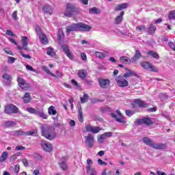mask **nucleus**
Wrapping results in <instances>:
<instances>
[{"instance_id": "obj_1", "label": "nucleus", "mask_w": 175, "mask_h": 175, "mask_svg": "<svg viewBox=\"0 0 175 175\" xmlns=\"http://www.w3.org/2000/svg\"><path fill=\"white\" fill-rule=\"evenodd\" d=\"M92 27L83 23H75L66 27V35H70V32L79 31L81 32H90Z\"/></svg>"}, {"instance_id": "obj_2", "label": "nucleus", "mask_w": 175, "mask_h": 175, "mask_svg": "<svg viewBox=\"0 0 175 175\" xmlns=\"http://www.w3.org/2000/svg\"><path fill=\"white\" fill-rule=\"evenodd\" d=\"M42 136L48 139V140H53L55 137H57V133H55V127L54 126L49 124H42L40 127Z\"/></svg>"}, {"instance_id": "obj_3", "label": "nucleus", "mask_w": 175, "mask_h": 175, "mask_svg": "<svg viewBox=\"0 0 175 175\" xmlns=\"http://www.w3.org/2000/svg\"><path fill=\"white\" fill-rule=\"evenodd\" d=\"M38 130L33 129L29 131H23L21 130L14 131L11 133L12 136H36Z\"/></svg>"}, {"instance_id": "obj_4", "label": "nucleus", "mask_w": 175, "mask_h": 175, "mask_svg": "<svg viewBox=\"0 0 175 175\" xmlns=\"http://www.w3.org/2000/svg\"><path fill=\"white\" fill-rule=\"evenodd\" d=\"M115 81H116L118 87H120V88H124L128 87V85H129V82L122 75H119V76L116 77Z\"/></svg>"}, {"instance_id": "obj_5", "label": "nucleus", "mask_w": 175, "mask_h": 175, "mask_svg": "<svg viewBox=\"0 0 175 175\" xmlns=\"http://www.w3.org/2000/svg\"><path fill=\"white\" fill-rule=\"evenodd\" d=\"M111 116L112 118H115L116 121L119 122V124H126V118L122 116L120 109H117L116 113H111Z\"/></svg>"}, {"instance_id": "obj_6", "label": "nucleus", "mask_w": 175, "mask_h": 175, "mask_svg": "<svg viewBox=\"0 0 175 175\" xmlns=\"http://www.w3.org/2000/svg\"><path fill=\"white\" fill-rule=\"evenodd\" d=\"M77 12V8L75 4L68 3L66 6V10L64 12V16L66 17H72L73 16V13H76Z\"/></svg>"}, {"instance_id": "obj_7", "label": "nucleus", "mask_w": 175, "mask_h": 175, "mask_svg": "<svg viewBox=\"0 0 175 175\" xmlns=\"http://www.w3.org/2000/svg\"><path fill=\"white\" fill-rule=\"evenodd\" d=\"M140 65L142 68H144V69H146V70H150V72H159V69L158 68L154 66L148 62H141Z\"/></svg>"}, {"instance_id": "obj_8", "label": "nucleus", "mask_w": 175, "mask_h": 175, "mask_svg": "<svg viewBox=\"0 0 175 175\" xmlns=\"http://www.w3.org/2000/svg\"><path fill=\"white\" fill-rule=\"evenodd\" d=\"M4 113L5 114H16L18 113V108L14 105L10 104L5 106Z\"/></svg>"}, {"instance_id": "obj_9", "label": "nucleus", "mask_w": 175, "mask_h": 175, "mask_svg": "<svg viewBox=\"0 0 175 175\" xmlns=\"http://www.w3.org/2000/svg\"><path fill=\"white\" fill-rule=\"evenodd\" d=\"M41 147L43 148V150L46 152H51V151H53V145L44 140L41 142Z\"/></svg>"}, {"instance_id": "obj_10", "label": "nucleus", "mask_w": 175, "mask_h": 175, "mask_svg": "<svg viewBox=\"0 0 175 175\" xmlns=\"http://www.w3.org/2000/svg\"><path fill=\"white\" fill-rule=\"evenodd\" d=\"M68 157H64L62 158L59 162L58 165H59L60 169L63 170L64 171L68 170Z\"/></svg>"}, {"instance_id": "obj_11", "label": "nucleus", "mask_w": 175, "mask_h": 175, "mask_svg": "<svg viewBox=\"0 0 175 175\" xmlns=\"http://www.w3.org/2000/svg\"><path fill=\"white\" fill-rule=\"evenodd\" d=\"M85 143L89 148H92V147H94V143H95L94 135L92 134L88 135V136L85 137Z\"/></svg>"}, {"instance_id": "obj_12", "label": "nucleus", "mask_w": 175, "mask_h": 175, "mask_svg": "<svg viewBox=\"0 0 175 175\" xmlns=\"http://www.w3.org/2000/svg\"><path fill=\"white\" fill-rule=\"evenodd\" d=\"M133 107H147L148 104L144 103L141 99H135L133 103Z\"/></svg>"}, {"instance_id": "obj_13", "label": "nucleus", "mask_w": 175, "mask_h": 175, "mask_svg": "<svg viewBox=\"0 0 175 175\" xmlns=\"http://www.w3.org/2000/svg\"><path fill=\"white\" fill-rule=\"evenodd\" d=\"M17 81H18L19 87H21V88H22V90H24L25 88H28L29 87H30L29 83H27V81H25V80H24V79H23L20 77H18Z\"/></svg>"}, {"instance_id": "obj_14", "label": "nucleus", "mask_w": 175, "mask_h": 175, "mask_svg": "<svg viewBox=\"0 0 175 175\" xmlns=\"http://www.w3.org/2000/svg\"><path fill=\"white\" fill-rule=\"evenodd\" d=\"M99 85L102 88H109L110 87V80L106 79H98Z\"/></svg>"}, {"instance_id": "obj_15", "label": "nucleus", "mask_w": 175, "mask_h": 175, "mask_svg": "<svg viewBox=\"0 0 175 175\" xmlns=\"http://www.w3.org/2000/svg\"><path fill=\"white\" fill-rule=\"evenodd\" d=\"M136 124H145L146 125H151L152 124V121L151 119L148 118H144L142 119H137L135 121Z\"/></svg>"}, {"instance_id": "obj_16", "label": "nucleus", "mask_w": 175, "mask_h": 175, "mask_svg": "<svg viewBox=\"0 0 175 175\" xmlns=\"http://www.w3.org/2000/svg\"><path fill=\"white\" fill-rule=\"evenodd\" d=\"M42 12L44 14L51 16L53 14V8L50 5L46 4L42 7Z\"/></svg>"}, {"instance_id": "obj_17", "label": "nucleus", "mask_w": 175, "mask_h": 175, "mask_svg": "<svg viewBox=\"0 0 175 175\" xmlns=\"http://www.w3.org/2000/svg\"><path fill=\"white\" fill-rule=\"evenodd\" d=\"M152 148H154L155 150H165V148H166L167 146L166 144H158V143H154L152 144Z\"/></svg>"}, {"instance_id": "obj_18", "label": "nucleus", "mask_w": 175, "mask_h": 175, "mask_svg": "<svg viewBox=\"0 0 175 175\" xmlns=\"http://www.w3.org/2000/svg\"><path fill=\"white\" fill-rule=\"evenodd\" d=\"M36 115L38 116V117H40L41 118H43V120H47V115L44 113L43 109H37Z\"/></svg>"}, {"instance_id": "obj_19", "label": "nucleus", "mask_w": 175, "mask_h": 175, "mask_svg": "<svg viewBox=\"0 0 175 175\" xmlns=\"http://www.w3.org/2000/svg\"><path fill=\"white\" fill-rule=\"evenodd\" d=\"M21 43L23 47V50H28L27 46H28V37L27 36H22L21 37Z\"/></svg>"}, {"instance_id": "obj_20", "label": "nucleus", "mask_w": 175, "mask_h": 175, "mask_svg": "<svg viewBox=\"0 0 175 175\" xmlns=\"http://www.w3.org/2000/svg\"><path fill=\"white\" fill-rule=\"evenodd\" d=\"M62 49L64 50L65 54L70 58V59H72L73 55H72V53H70V51H69V48H68V46L63 45L62 46Z\"/></svg>"}, {"instance_id": "obj_21", "label": "nucleus", "mask_w": 175, "mask_h": 175, "mask_svg": "<svg viewBox=\"0 0 175 175\" xmlns=\"http://www.w3.org/2000/svg\"><path fill=\"white\" fill-rule=\"evenodd\" d=\"M78 77H79V79H82V80H84V79H85V77H87V75H88V73L87 72V70L82 69V70H79L78 71Z\"/></svg>"}, {"instance_id": "obj_22", "label": "nucleus", "mask_w": 175, "mask_h": 175, "mask_svg": "<svg viewBox=\"0 0 175 175\" xmlns=\"http://www.w3.org/2000/svg\"><path fill=\"white\" fill-rule=\"evenodd\" d=\"M140 57H142V53L139 50H137L134 57L131 58V62L135 64Z\"/></svg>"}, {"instance_id": "obj_23", "label": "nucleus", "mask_w": 175, "mask_h": 175, "mask_svg": "<svg viewBox=\"0 0 175 175\" xmlns=\"http://www.w3.org/2000/svg\"><path fill=\"white\" fill-rule=\"evenodd\" d=\"M38 36L42 44H47V43H49V40L47 39V37H46V35H44V33H39Z\"/></svg>"}, {"instance_id": "obj_24", "label": "nucleus", "mask_w": 175, "mask_h": 175, "mask_svg": "<svg viewBox=\"0 0 175 175\" xmlns=\"http://www.w3.org/2000/svg\"><path fill=\"white\" fill-rule=\"evenodd\" d=\"M120 61L122 64H125L126 65H128V64H131V62H132V59L126 56H122L120 57Z\"/></svg>"}, {"instance_id": "obj_25", "label": "nucleus", "mask_w": 175, "mask_h": 175, "mask_svg": "<svg viewBox=\"0 0 175 175\" xmlns=\"http://www.w3.org/2000/svg\"><path fill=\"white\" fill-rule=\"evenodd\" d=\"M128 6V3L119 4L115 7V10L116 12H120V10H124V9H127Z\"/></svg>"}, {"instance_id": "obj_26", "label": "nucleus", "mask_w": 175, "mask_h": 175, "mask_svg": "<svg viewBox=\"0 0 175 175\" xmlns=\"http://www.w3.org/2000/svg\"><path fill=\"white\" fill-rule=\"evenodd\" d=\"M78 111H79V121L80 122H84V118L83 117V109H81V105L78 106Z\"/></svg>"}, {"instance_id": "obj_27", "label": "nucleus", "mask_w": 175, "mask_h": 175, "mask_svg": "<svg viewBox=\"0 0 175 175\" xmlns=\"http://www.w3.org/2000/svg\"><path fill=\"white\" fill-rule=\"evenodd\" d=\"M155 31H157V27L154 26V25H150V27L146 29V32H148L149 35H154Z\"/></svg>"}, {"instance_id": "obj_28", "label": "nucleus", "mask_w": 175, "mask_h": 175, "mask_svg": "<svg viewBox=\"0 0 175 175\" xmlns=\"http://www.w3.org/2000/svg\"><path fill=\"white\" fill-rule=\"evenodd\" d=\"M48 113L49 116H55L57 114V109H55V107L51 106L48 109Z\"/></svg>"}, {"instance_id": "obj_29", "label": "nucleus", "mask_w": 175, "mask_h": 175, "mask_svg": "<svg viewBox=\"0 0 175 175\" xmlns=\"http://www.w3.org/2000/svg\"><path fill=\"white\" fill-rule=\"evenodd\" d=\"M8 157H9V153H8V152H3L1 156L0 157L1 163L5 162V160L8 159Z\"/></svg>"}, {"instance_id": "obj_30", "label": "nucleus", "mask_w": 175, "mask_h": 175, "mask_svg": "<svg viewBox=\"0 0 175 175\" xmlns=\"http://www.w3.org/2000/svg\"><path fill=\"white\" fill-rule=\"evenodd\" d=\"M124 79H128V77H131V76H136V73L133 72V71L129 70L127 72H125L123 75H122Z\"/></svg>"}, {"instance_id": "obj_31", "label": "nucleus", "mask_w": 175, "mask_h": 175, "mask_svg": "<svg viewBox=\"0 0 175 175\" xmlns=\"http://www.w3.org/2000/svg\"><path fill=\"white\" fill-rule=\"evenodd\" d=\"M124 12H120V14L118 16L115 20L116 24H121V22L122 21V17H124Z\"/></svg>"}, {"instance_id": "obj_32", "label": "nucleus", "mask_w": 175, "mask_h": 175, "mask_svg": "<svg viewBox=\"0 0 175 175\" xmlns=\"http://www.w3.org/2000/svg\"><path fill=\"white\" fill-rule=\"evenodd\" d=\"M144 143L145 144H146L147 146H150V147H152V141L151 139H150V138L147 137H144L143 139H142Z\"/></svg>"}, {"instance_id": "obj_33", "label": "nucleus", "mask_w": 175, "mask_h": 175, "mask_svg": "<svg viewBox=\"0 0 175 175\" xmlns=\"http://www.w3.org/2000/svg\"><path fill=\"white\" fill-rule=\"evenodd\" d=\"M148 55H150L153 58H155L156 59H159V55L154 51H148Z\"/></svg>"}, {"instance_id": "obj_34", "label": "nucleus", "mask_w": 175, "mask_h": 175, "mask_svg": "<svg viewBox=\"0 0 175 175\" xmlns=\"http://www.w3.org/2000/svg\"><path fill=\"white\" fill-rule=\"evenodd\" d=\"M107 55V53L106 52H96V57L97 58L103 59L105 58Z\"/></svg>"}, {"instance_id": "obj_35", "label": "nucleus", "mask_w": 175, "mask_h": 175, "mask_svg": "<svg viewBox=\"0 0 175 175\" xmlns=\"http://www.w3.org/2000/svg\"><path fill=\"white\" fill-rule=\"evenodd\" d=\"M135 31H137V32H139V33H142V32H143V31H145V32H146V26H144L143 25L137 26L135 28Z\"/></svg>"}, {"instance_id": "obj_36", "label": "nucleus", "mask_w": 175, "mask_h": 175, "mask_svg": "<svg viewBox=\"0 0 175 175\" xmlns=\"http://www.w3.org/2000/svg\"><path fill=\"white\" fill-rule=\"evenodd\" d=\"M23 100L25 103H29L31 102V94L29 93H25Z\"/></svg>"}, {"instance_id": "obj_37", "label": "nucleus", "mask_w": 175, "mask_h": 175, "mask_svg": "<svg viewBox=\"0 0 175 175\" xmlns=\"http://www.w3.org/2000/svg\"><path fill=\"white\" fill-rule=\"evenodd\" d=\"M46 54L51 55V57H54L55 52H54V49L52 47H49L46 49Z\"/></svg>"}, {"instance_id": "obj_38", "label": "nucleus", "mask_w": 175, "mask_h": 175, "mask_svg": "<svg viewBox=\"0 0 175 175\" xmlns=\"http://www.w3.org/2000/svg\"><path fill=\"white\" fill-rule=\"evenodd\" d=\"M89 13L90 14H98L99 13H100V11L96 8H92L89 10Z\"/></svg>"}, {"instance_id": "obj_39", "label": "nucleus", "mask_w": 175, "mask_h": 175, "mask_svg": "<svg viewBox=\"0 0 175 175\" xmlns=\"http://www.w3.org/2000/svg\"><path fill=\"white\" fill-rule=\"evenodd\" d=\"M62 39H64V31H62V29H59L57 33V40H62Z\"/></svg>"}, {"instance_id": "obj_40", "label": "nucleus", "mask_w": 175, "mask_h": 175, "mask_svg": "<svg viewBox=\"0 0 175 175\" xmlns=\"http://www.w3.org/2000/svg\"><path fill=\"white\" fill-rule=\"evenodd\" d=\"M3 79L8 81L7 85H9L10 84V81H12V77H10L9 74H4L3 75Z\"/></svg>"}, {"instance_id": "obj_41", "label": "nucleus", "mask_w": 175, "mask_h": 175, "mask_svg": "<svg viewBox=\"0 0 175 175\" xmlns=\"http://www.w3.org/2000/svg\"><path fill=\"white\" fill-rule=\"evenodd\" d=\"M42 70H44V72H46V73H47V75H49L50 76H55V74H53V72H50V70L49 69V68H47V66H43L42 67Z\"/></svg>"}, {"instance_id": "obj_42", "label": "nucleus", "mask_w": 175, "mask_h": 175, "mask_svg": "<svg viewBox=\"0 0 175 175\" xmlns=\"http://www.w3.org/2000/svg\"><path fill=\"white\" fill-rule=\"evenodd\" d=\"M88 94H84L83 97H81V103H87L88 102Z\"/></svg>"}, {"instance_id": "obj_43", "label": "nucleus", "mask_w": 175, "mask_h": 175, "mask_svg": "<svg viewBox=\"0 0 175 175\" xmlns=\"http://www.w3.org/2000/svg\"><path fill=\"white\" fill-rule=\"evenodd\" d=\"M105 139H106V137H105V134H101L98 136V143H100V144H102V143H103V142H105Z\"/></svg>"}, {"instance_id": "obj_44", "label": "nucleus", "mask_w": 175, "mask_h": 175, "mask_svg": "<svg viewBox=\"0 0 175 175\" xmlns=\"http://www.w3.org/2000/svg\"><path fill=\"white\" fill-rule=\"evenodd\" d=\"M87 163H88V165L86 167V169H87V173H90L91 172V165L90 163H92V160L91 159H88L87 160Z\"/></svg>"}, {"instance_id": "obj_45", "label": "nucleus", "mask_w": 175, "mask_h": 175, "mask_svg": "<svg viewBox=\"0 0 175 175\" xmlns=\"http://www.w3.org/2000/svg\"><path fill=\"white\" fill-rule=\"evenodd\" d=\"M36 109L33 107L26 108V111H28V113H30V114H36Z\"/></svg>"}, {"instance_id": "obj_46", "label": "nucleus", "mask_w": 175, "mask_h": 175, "mask_svg": "<svg viewBox=\"0 0 175 175\" xmlns=\"http://www.w3.org/2000/svg\"><path fill=\"white\" fill-rule=\"evenodd\" d=\"M169 20H175V10L170 11L168 16Z\"/></svg>"}, {"instance_id": "obj_47", "label": "nucleus", "mask_w": 175, "mask_h": 175, "mask_svg": "<svg viewBox=\"0 0 175 175\" xmlns=\"http://www.w3.org/2000/svg\"><path fill=\"white\" fill-rule=\"evenodd\" d=\"M101 129L100 127H98V126H93V129L92 130V133H99V132H100Z\"/></svg>"}, {"instance_id": "obj_48", "label": "nucleus", "mask_w": 175, "mask_h": 175, "mask_svg": "<svg viewBox=\"0 0 175 175\" xmlns=\"http://www.w3.org/2000/svg\"><path fill=\"white\" fill-rule=\"evenodd\" d=\"M19 172H20V165L16 164L14 165V173H15L16 174H18Z\"/></svg>"}, {"instance_id": "obj_49", "label": "nucleus", "mask_w": 175, "mask_h": 175, "mask_svg": "<svg viewBox=\"0 0 175 175\" xmlns=\"http://www.w3.org/2000/svg\"><path fill=\"white\" fill-rule=\"evenodd\" d=\"M16 125V122L7 121L5 122V126H14Z\"/></svg>"}, {"instance_id": "obj_50", "label": "nucleus", "mask_w": 175, "mask_h": 175, "mask_svg": "<svg viewBox=\"0 0 175 175\" xmlns=\"http://www.w3.org/2000/svg\"><path fill=\"white\" fill-rule=\"evenodd\" d=\"M8 64H14L16 62V57L8 56Z\"/></svg>"}, {"instance_id": "obj_51", "label": "nucleus", "mask_w": 175, "mask_h": 175, "mask_svg": "<svg viewBox=\"0 0 175 175\" xmlns=\"http://www.w3.org/2000/svg\"><path fill=\"white\" fill-rule=\"evenodd\" d=\"M94 128L93 126H92L91 124H87L85 126V129L87 131V132H92V129Z\"/></svg>"}, {"instance_id": "obj_52", "label": "nucleus", "mask_w": 175, "mask_h": 175, "mask_svg": "<svg viewBox=\"0 0 175 175\" xmlns=\"http://www.w3.org/2000/svg\"><path fill=\"white\" fill-rule=\"evenodd\" d=\"M94 128L93 126H92L91 124H87L85 126V129L87 131V132H92V129Z\"/></svg>"}, {"instance_id": "obj_53", "label": "nucleus", "mask_w": 175, "mask_h": 175, "mask_svg": "<svg viewBox=\"0 0 175 175\" xmlns=\"http://www.w3.org/2000/svg\"><path fill=\"white\" fill-rule=\"evenodd\" d=\"M33 158H35V159H37L38 161H41L42 155H40L38 153H34L33 154Z\"/></svg>"}, {"instance_id": "obj_54", "label": "nucleus", "mask_w": 175, "mask_h": 175, "mask_svg": "<svg viewBox=\"0 0 175 175\" xmlns=\"http://www.w3.org/2000/svg\"><path fill=\"white\" fill-rule=\"evenodd\" d=\"M52 77L59 79V77H62V73L59 71H56V75H55V76H52Z\"/></svg>"}, {"instance_id": "obj_55", "label": "nucleus", "mask_w": 175, "mask_h": 175, "mask_svg": "<svg viewBox=\"0 0 175 175\" xmlns=\"http://www.w3.org/2000/svg\"><path fill=\"white\" fill-rule=\"evenodd\" d=\"M168 46H169V47H170L172 49V50H173V51H175L174 43H173L172 42H168Z\"/></svg>"}, {"instance_id": "obj_56", "label": "nucleus", "mask_w": 175, "mask_h": 175, "mask_svg": "<svg viewBox=\"0 0 175 175\" xmlns=\"http://www.w3.org/2000/svg\"><path fill=\"white\" fill-rule=\"evenodd\" d=\"M103 134L105 136L106 139H107V137H111L113 136V133H111V132H107Z\"/></svg>"}, {"instance_id": "obj_57", "label": "nucleus", "mask_w": 175, "mask_h": 175, "mask_svg": "<svg viewBox=\"0 0 175 175\" xmlns=\"http://www.w3.org/2000/svg\"><path fill=\"white\" fill-rule=\"evenodd\" d=\"M12 17L14 20H18V18L17 17V11H14L12 14Z\"/></svg>"}, {"instance_id": "obj_58", "label": "nucleus", "mask_w": 175, "mask_h": 175, "mask_svg": "<svg viewBox=\"0 0 175 175\" xmlns=\"http://www.w3.org/2000/svg\"><path fill=\"white\" fill-rule=\"evenodd\" d=\"M98 163L99 165H103V166H106V165H107V163L103 161L102 159H98Z\"/></svg>"}, {"instance_id": "obj_59", "label": "nucleus", "mask_w": 175, "mask_h": 175, "mask_svg": "<svg viewBox=\"0 0 175 175\" xmlns=\"http://www.w3.org/2000/svg\"><path fill=\"white\" fill-rule=\"evenodd\" d=\"M26 69L27 70H31V72H36V70L33 69V68L29 65L26 66Z\"/></svg>"}, {"instance_id": "obj_60", "label": "nucleus", "mask_w": 175, "mask_h": 175, "mask_svg": "<svg viewBox=\"0 0 175 175\" xmlns=\"http://www.w3.org/2000/svg\"><path fill=\"white\" fill-rule=\"evenodd\" d=\"M15 149L17 151H23V150H25V147L18 146H16Z\"/></svg>"}, {"instance_id": "obj_61", "label": "nucleus", "mask_w": 175, "mask_h": 175, "mask_svg": "<svg viewBox=\"0 0 175 175\" xmlns=\"http://www.w3.org/2000/svg\"><path fill=\"white\" fill-rule=\"evenodd\" d=\"M21 55H22V57H23V58H27L28 59H31V57L29 56V55H27L22 51L21 52Z\"/></svg>"}, {"instance_id": "obj_62", "label": "nucleus", "mask_w": 175, "mask_h": 175, "mask_svg": "<svg viewBox=\"0 0 175 175\" xmlns=\"http://www.w3.org/2000/svg\"><path fill=\"white\" fill-rule=\"evenodd\" d=\"M125 113L129 117H131V116H133V112L131 110H126Z\"/></svg>"}, {"instance_id": "obj_63", "label": "nucleus", "mask_w": 175, "mask_h": 175, "mask_svg": "<svg viewBox=\"0 0 175 175\" xmlns=\"http://www.w3.org/2000/svg\"><path fill=\"white\" fill-rule=\"evenodd\" d=\"M81 57L83 61H87V55H85V53H81Z\"/></svg>"}, {"instance_id": "obj_64", "label": "nucleus", "mask_w": 175, "mask_h": 175, "mask_svg": "<svg viewBox=\"0 0 175 175\" xmlns=\"http://www.w3.org/2000/svg\"><path fill=\"white\" fill-rule=\"evenodd\" d=\"M22 162H23L24 166H28L29 163H28V160L27 159H23L22 160Z\"/></svg>"}]
</instances>
